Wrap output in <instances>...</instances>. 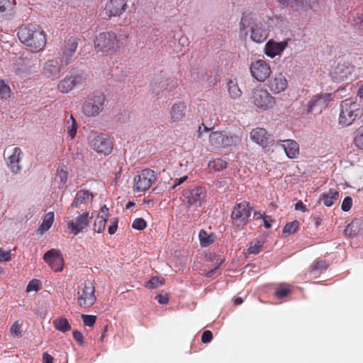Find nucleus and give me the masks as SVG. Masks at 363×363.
Wrapping results in <instances>:
<instances>
[{"instance_id": "f257e3e1", "label": "nucleus", "mask_w": 363, "mask_h": 363, "mask_svg": "<svg viewBox=\"0 0 363 363\" xmlns=\"http://www.w3.org/2000/svg\"><path fill=\"white\" fill-rule=\"evenodd\" d=\"M17 35L19 40L31 52L40 51L46 45L45 34L38 25H23L19 28Z\"/></svg>"}, {"instance_id": "f03ea898", "label": "nucleus", "mask_w": 363, "mask_h": 363, "mask_svg": "<svg viewBox=\"0 0 363 363\" xmlns=\"http://www.w3.org/2000/svg\"><path fill=\"white\" fill-rule=\"evenodd\" d=\"M123 40L124 38L114 31H103L96 36L94 48L96 52L105 55H115L123 48Z\"/></svg>"}, {"instance_id": "7ed1b4c3", "label": "nucleus", "mask_w": 363, "mask_h": 363, "mask_svg": "<svg viewBox=\"0 0 363 363\" xmlns=\"http://www.w3.org/2000/svg\"><path fill=\"white\" fill-rule=\"evenodd\" d=\"M239 30L240 34L245 35H247L250 31L251 40L257 43H263L268 37V30L262 22L257 21L252 13L247 12L242 13L239 23Z\"/></svg>"}, {"instance_id": "20e7f679", "label": "nucleus", "mask_w": 363, "mask_h": 363, "mask_svg": "<svg viewBox=\"0 0 363 363\" xmlns=\"http://www.w3.org/2000/svg\"><path fill=\"white\" fill-rule=\"evenodd\" d=\"M206 197L205 188L192 185L183 190L181 201L187 210L196 211L206 202Z\"/></svg>"}, {"instance_id": "39448f33", "label": "nucleus", "mask_w": 363, "mask_h": 363, "mask_svg": "<svg viewBox=\"0 0 363 363\" xmlns=\"http://www.w3.org/2000/svg\"><path fill=\"white\" fill-rule=\"evenodd\" d=\"M359 104L352 99H347L340 104L339 123L343 126L351 125L362 114Z\"/></svg>"}, {"instance_id": "423d86ee", "label": "nucleus", "mask_w": 363, "mask_h": 363, "mask_svg": "<svg viewBox=\"0 0 363 363\" xmlns=\"http://www.w3.org/2000/svg\"><path fill=\"white\" fill-rule=\"evenodd\" d=\"M250 99L257 108L264 111L272 108L276 104V99L260 86L252 89Z\"/></svg>"}, {"instance_id": "0eeeda50", "label": "nucleus", "mask_w": 363, "mask_h": 363, "mask_svg": "<svg viewBox=\"0 0 363 363\" xmlns=\"http://www.w3.org/2000/svg\"><path fill=\"white\" fill-rule=\"evenodd\" d=\"M88 140L90 147L96 152L104 155L112 152L113 148V142L106 135L93 132L89 135Z\"/></svg>"}, {"instance_id": "6e6552de", "label": "nucleus", "mask_w": 363, "mask_h": 363, "mask_svg": "<svg viewBox=\"0 0 363 363\" xmlns=\"http://www.w3.org/2000/svg\"><path fill=\"white\" fill-rule=\"evenodd\" d=\"M77 300L78 304L85 308H90L95 303V286L91 281H85L78 286Z\"/></svg>"}, {"instance_id": "1a4fd4ad", "label": "nucleus", "mask_w": 363, "mask_h": 363, "mask_svg": "<svg viewBox=\"0 0 363 363\" xmlns=\"http://www.w3.org/2000/svg\"><path fill=\"white\" fill-rule=\"evenodd\" d=\"M105 96L103 93H96L89 96L84 102L82 112L87 117H95L104 108Z\"/></svg>"}, {"instance_id": "9d476101", "label": "nucleus", "mask_w": 363, "mask_h": 363, "mask_svg": "<svg viewBox=\"0 0 363 363\" xmlns=\"http://www.w3.org/2000/svg\"><path fill=\"white\" fill-rule=\"evenodd\" d=\"M156 180L155 172L150 169H143L134 178L133 191L143 192L148 190Z\"/></svg>"}, {"instance_id": "9b49d317", "label": "nucleus", "mask_w": 363, "mask_h": 363, "mask_svg": "<svg viewBox=\"0 0 363 363\" xmlns=\"http://www.w3.org/2000/svg\"><path fill=\"white\" fill-rule=\"evenodd\" d=\"M251 209L250 203L246 201L235 205L231 214L233 224L237 227L246 225L251 215Z\"/></svg>"}, {"instance_id": "f8f14e48", "label": "nucleus", "mask_w": 363, "mask_h": 363, "mask_svg": "<svg viewBox=\"0 0 363 363\" xmlns=\"http://www.w3.org/2000/svg\"><path fill=\"white\" fill-rule=\"evenodd\" d=\"M250 71L251 75L259 82H265L272 74L270 65L267 61L261 59L251 63Z\"/></svg>"}, {"instance_id": "ddd939ff", "label": "nucleus", "mask_w": 363, "mask_h": 363, "mask_svg": "<svg viewBox=\"0 0 363 363\" xmlns=\"http://www.w3.org/2000/svg\"><path fill=\"white\" fill-rule=\"evenodd\" d=\"M333 99L330 93H321L315 95L308 103V112L313 114H319L326 108L328 103Z\"/></svg>"}, {"instance_id": "4468645a", "label": "nucleus", "mask_w": 363, "mask_h": 363, "mask_svg": "<svg viewBox=\"0 0 363 363\" xmlns=\"http://www.w3.org/2000/svg\"><path fill=\"white\" fill-rule=\"evenodd\" d=\"M128 9V0H107L104 12L108 18L120 17Z\"/></svg>"}, {"instance_id": "2eb2a0df", "label": "nucleus", "mask_w": 363, "mask_h": 363, "mask_svg": "<svg viewBox=\"0 0 363 363\" xmlns=\"http://www.w3.org/2000/svg\"><path fill=\"white\" fill-rule=\"evenodd\" d=\"M43 259L53 271L56 272L62 271L64 259L60 250L57 249L48 250L44 254Z\"/></svg>"}, {"instance_id": "dca6fc26", "label": "nucleus", "mask_w": 363, "mask_h": 363, "mask_svg": "<svg viewBox=\"0 0 363 363\" xmlns=\"http://www.w3.org/2000/svg\"><path fill=\"white\" fill-rule=\"evenodd\" d=\"M354 67L347 64H339L333 74V81L336 83L352 82Z\"/></svg>"}, {"instance_id": "f3484780", "label": "nucleus", "mask_w": 363, "mask_h": 363, "mask_svg": "<svg viewBox=\"0 0 363 363\" xmlns=\"http://www.w3.org/2000/svg\"><path fill=\"white\" fill-rule=\"evenodd\" d=\"M23 152L18 147L13 149L12 153L5 158L7 167L13 174H19L22 170L21 164Z\"/></svg>"}, {"instance_id": "a211bd4d", "label": "nucleus", "mask_w": 363, "mask_h": 363, "mask_svg": "<svg viewBox=\"0 0 363 363\" xmlns=\"http://www.w3.org/2000/svg\"><path fill=\"white\" fill-rule=\"evenodd\" d=\"M77 40L75 38L71 37L65 41V48L62 52L59 53L60 59L62 64L68 65L77 48Z\"/></svg>"}, {"instance_id": "6ab92c4d", "label": "nucleus", "mask_w": 363, "mask_h": 363, "mask_svg": "<svg viewBox=\"0 0 363 363\" xmlns=\"http://www.w3.org/2000/svg\"><path fill=\"white\" fill-rule=\"evenodd\" d=\"M89 223V212L85 211L67 223L70 233L77 235L82 231Z\"/></svg>"}, {"instance_id": "aec40b11", "label": "nucleus", "mask_w": 363, "mask_h": 363, "mask_svg": "<svg viewBox=\"0 0 363 363\" xmlns=\"http://www.w3.org/2000/svg\"><path fill=\"white\" fill-rule=\"evenodd\" d=\"M62 66L56 60H47L43 66V74L49 79H55L60 77Z\"/></svg>"}, {"instance_id": "412c9836", "label": "nucleus", "mask_w": 363, "mask_h": 363, "mask_svg": "<svg viewBox=\"0 0 363 363\" xmlns=\"http://www.w3.org/2000/svg\"><path fill=\"white\" fill-rule=\"evenodd\" d=\"M267 85L274 94H279L286 90L288 81L281 73H279L269 80Z\"/></svg>"}, {"instance_id": "4be33fe9", "label": "nucleus", "mask_w": 363, "mask_h": 363, "mask_svg": "<svg viewBox=\"0 0 363 363\" xmlns=\"http://www.w3.org/2000/svg\"><path fill=\"white\" fill-rule=\"evenodd\" d=\"M277 145L284 150L286 156L290 159L296 158L299 155V145L294 140H279Z\"/></svg>"}, {"instance_id": "5701e85b", "label": "nucleus", "mask_w": 363, "mask_h": 363, "mask_svg": "<svg viewBox=\"0 0 363 363\" xmlns=\"http://www.w3.org/2000/svg\"><path fill=\"white\" fill-rule=\"evenodd\" d=\"M186 104L183 101L174 103L170 110V121L172 123H178L181 121L185 115Z\"/></svg>"}, {"instance_id": "b1692460", "label": "nucleus", "mask_w": 363, "mask_h": 363, "mask_svg": "<svg viewBox=\"0 0 363 363\" xmlns=\"http://www.w3.org/2000/svg\"><path fill=\"white\" fill-rule=\"evenodd\" d=\"M108 208H107L106 206H104L101 208L100 213L94 223V232L101 233L104 230L108 217Z\"/></svg>"}, {"instance_id": "393cba45", "label": "nucleus", "mask_w": 363, "mask_h": 363, "mask_svg": "<svg viewBox=\"0 0 363 363\" xmlns=\"http://www.w3.org/2000/svg\"><path fill=\"white\" fill-rule=\"evenodd\" d=\"M287 42L277 43L274 40H269L267 43L264 48L265 54L270 57H274L279 55L286 48Z\"/></svg>"}, {"instance_id": "a878e982", "label": "nucleus", "mask_w": 363, "mask_h": 363, "mask_svg": "<svg viewBox=\"0 0 363 363\" xmlns=\"http://www.w3.org/2000/svg\"><path fill=\"white\" fill-rule=\"evenodd\" d=\"M93 199V194L88 190L82 189L77 191L75 198L68 211H71L74 207H79L81 204H86Z\"/></svg>"}, {"instance_id": "bb28decb", "label": "nucleus", "mask_w": 363, "mask_h": 363, "mask_svg": "<svg viewBox=\"0 0 363 363\" xmlns=\"http://www.w3.org/2000/svg\"><path fill=\"white\" fill-rule=\"evenodd\" d=\"M250 138L255 143L260 145L262 147L267 145V132L265 129L262 128H257L253 129L250 133Z\"/></svg>"}, {"instance_id": "cd10ccee", "label": "nucleus", "mask_w": 363, "mask_h": 363, "mask_svg": "<svg viewBox=\"0 0 363 363\" xmlns=\"http://www.w3.org/2000/svg\"><path fill=\"white\" fill-rule=\"evenodd\" d=\"M69 72L76 87L83 88L86 86L89 79L86 73L77 69H73Z\"/></svg>"}, {"instance_id": "c85d7f7f", "label": "nucleus", "mask_w": 363, "mask_h": 363, "mask_svg": "<svg viewBox=\"0 0 363 363\" xmlns=\"http://www.w3.org/2000/svg\"><path fill=\"white\" fill-rule=\"evenodd\" d=\"M338 198L339 193L335 189H330L327 192L323 193L320 196V200L328 207L332 206Z\"/></svg>"}, {"instance_id": "c756f323", "label": "nucleus", "mask_w": 363, "mask_h": 363, "mask_svg": "<svg viewBox=\"0 0 363 363\" xmlns=\"http://www.w3.org/2000/svg\"><path fill=\"white\" fill-rule=\"evenodd\" d=\"M75 87L69 72L57 84V89L62 93H69Z\"/></svg>"}, {"instance_id": "7c9ffc66", "label": "nucleus", "mask_w": 363, "mask_h": 363, "mask_svg": "<svg viewBox=\"0 0 363 363\" xmlns=\"http://www.w3.org/2000/svg\"><path fill=\"white\" fill-rule=\"evenodd\" d=\"M16 4V0H0V15L3 17L11 15Z\"/></svg>"}, {"instance_id": "2f4dec72", "label": "nucleus", "mask_w": 363, "mask_h": 363, "mask_svg": "<svg viewBox=\"0 0 363 363\" xmlns=\"http://www.w3.org/2000/svg\"><path fill=\"white\" fill-rule=\"evenodd\" d=\"M224 134L220 131H213L209 135V142L215 147H222Z\"/></svg>"}, {"instance_id": "473e14b6", "label": "nucleus", "mask_w": 363, "mask_h": 363, "mask_svg": "<svg viewBox=\"0 0 363 363\" xmlns=\"http://www.w3.org/2000/svg\"><path fill=\"white\" fill-rule=\"evenodd\" d=\"M53 222H54V213H52V212L48 213L45 216L43 223L38 228V231L40 232V233L43 234L46 231H48L51 228Z\"/></svg>"}, {"instance_id": "72a5a7b5", "label": "nucleus", "mask_w": 363, "mask_h": 363, "mask_svg": "<svg viewBox=\"0 0 363 363\" xmlns=\"http://www.w3.org/2000/svg\"><path fill=\"white\" fill-rule=\"evenodd\" d=\"M54 328L60 332L66 333L71 330V325L65 318H58L53 320Z\"/></svg>"}, {"instance_id": "f704fd0d", "label": "nucleus", "mask_w": 363, "mask_h": 363, "mask_svg": "<svg viewBox=\"0 0 363 363\" xmlns=\"http://www.w3.org/2000/svg\"><path fill=\"white\" fill-rule=\"evenodd\" d=\"M200 244L203 247L210 245L214 242V235L213 234H208L204 230H201L199 234Z\"/></svg>"}, {"instance_id": "c9c22d12", "label": "nucleus", "mask_w": 363, "mask_h": 363, "mask_svg": "<svg viewBox=\"0 0 363 363\" xmlns=\"http://www.w3.org/2000/svg\"><path fill=\"white\" fill-rule=\"evenodd\" d=\"M208 167L215 171H221L227 167V162L221 158H216L208 162Z\"/></svg>"}, {"instance_id": "e433bc0d", "label": "nucleus", "mask_w": 363, "mask_h": 363, "mask_svg": "<svg viewBox=\"0 0 363 363\" xmlns=\"http://www.w3.org/2000/svg\"><path fill=\"white\" fill-rule=\"evenodd\" d=\"M317 0H292V7L297 9H307L311 8Z\"/></svg>"}, {"instance_id": "4c0bfd02", "label": "nucleus", "mask_w": 363, "mask_h": 363, "mask_svg": "<svg viewBox=\"0 0 363 363\" xmlns=\"http://www.w3.org/2000/svg\"><path fill=\"white\" fill-rule=\"evenodd\" d=\"M291 290L289 285L286 284H281L279 287L276 289L274 296L277 298L281 299L286 297L291 293Z\"/></svg>"}, {"instance_id": "58836bf2", "label": "nucleus", "mask_w": 363, "mask_h": 363, "mask_svg": "<svg viewBox=\"0 0 363 363\" xmlns=\"http://www.w3.org/2000/svg\"><path fill=\"white\" fill-rule=\"evenodd\" d=\"M11 90L4 80L0 79V99H8L11 97Z\"/></svg>"}, {"instance_id": "ea45409f", "label": "nucleus", "mask_w": 363, "mask_h": 363, "mask_svg": "<svg viewBox=\"0 0 363 363\" xmlns=\"http://www.w3.org/2000/svg\"><path fill=\"white\" fill-rule=\"evenodd\" d=\"M228 92L232 99H238L242 95V91L236 83L230 81L228 83Z\"/></svg>"}, {"instance_id": "a19ab883", "label": "nucleus", "mask_w": 363, "mask_h": 363, "mask_svg": "<svg viewBox=\"0 0 363 363\" xmlns=\"http://www.w3.org/2000/svg\"><path fill=\"white\" fill-rule=\"evenodd\" d=\"M328 264L325 260H315L310 267L311 272H323L326 270Z\"/></svg>"}, {"instance_id": "79ce46f5", "label": "nucleus", "mask_w": 363, "mask_h": 363, "mask_svg": "<svg viewBox=\"0 0 363 363\" xmlns=\"http://www.w3.org/2000/svg\"><path fill=\"white\" fill-rule=\"evenodd\" d=\"M299 227V222L294 220L285 225L283 229V234H293L295 233Z\"/></svg>"}, {"instance_id": "37998d69", "label": "nucleus", "mask_w": 363, "mask_h": 363, "mask_svg": "<svg viewBox=\"0 0 363 363\" xmlns=\"http://www.w3.org/2000/svg\"><path fill=\"white\" fill-rule=\"evenodd\" d=\"M11 334L13 337L18 338L22 335V324H20L18 321H16L13 323L10 328Z\"/></svg>"}, {"instance_id": "c03bdc74", "label": "nucleus", "mask_w": 363, "mask_h": 363, "mask_svg": "<svg viewBox=\"0 0 363 363\" xmlns=\"http://www.w3.org/2000/svg\"><path fill=\"white\" fill-rule=\"evenodd\" d=\"M71 125L67 127V135L70 138V139L74 138L77 131V124L75 118L71 116Z\"/></svg>"}, {"instance_id": "a18cd8bd", "label": "nucleus", "mask_w": 363, "mask_h": 363, "mask_svg": "<svg viewBox=\"0 0 363 363\" xmlns=\"http://www.w3.org/2000/svg\"><path fill=\"white\" fill-rule=\"evenodd\" d=\"M161 285H162V280L157 277H152L149 281H147L145 286L146 288H148V289H156V288H158L159 286H160Z\"/></svg>"}, {"instance_id": "49530a36", "label": "nucleus", "mask_w": 363, "mask_h": 363, "mask_svg": "<svg viewBox=\"0 0 363 363\" xmlns=\"http://www.w3.org/2000/svg\"><path fill=\"white\" fill-rule=\"evenodd\" d=\"M239 141V138L235 135H223V145L222 147H227L232 146Z\"/></svg>"}, {"instance_id": "de8ad7c7", "label": "nucleus", "mask_w": 363, "mask_h": 363, "mask_svg": "<svg viewBox=\"0 0 363 363\" xmlns=\"http://www.w3.org/2000/svg\"><path fill=\"white\" fill-rule=\"evenodd\" d=\"M83 323L85 326L92 327L96 323V316L93 315H82Z\"/></svg>"}, {"instance_id": "09e8293b", "label": "nucleus", "mask_w": 363, "mask_h": 363, "mask_svg": "<svg viewBox=\"0 0 363 363\" xmlns=\"http://www.w3.org/2000/svg\"><path fill=\"white\" fill-rule=\"evenodd\" d=\"M132 227L134 229L142 230L147 227V223L143 218H138L133 220Z\"/></svg>"}, {"instance_id": "8fccbe9b", "label": "nucleus", "mask_w": 363, "mask_h": 363, "mask_svg": "<svg viewBox=\"0 0 363 363\" xmlns=\"http://www.w3.org/2000/svg\"><path fill=\"white\" fill-rule=\"evenodd\" d=\"M263 247V243L261 241H257L255 243H251L250 247L247 249L249 254H258Z\"/></svg>"}, {"instance_id": "3c124183", "label": "nucleus", "mask_w": 363, "mask_h": 363, "mask_svg": "<svg viewBox=\"0 0 363 363\" xmlns=\"http://www.w3.org/2000/svg\"><path fill=\"white\" fill-rule=\"evenodd\" d=\"M40 282L38 279H32L28 284L26 287V291L28 292L30 291H38L40 290Z\"/></svg>"}, {"instance_id": "603ef678", "label": "nucleus", "mask_w": 363, "mask_h": 363, "mask_svg": "<svg viewBox=\"0 0 363 363\" xmlns=\"http://www.w3.org/2000/svg\"><path fill=\"white\" fill-rule=\"evenodd\" d=\"M352 206V199L350 196H346L342 203V210L344 211H349Z\"/></svg>"}, {"instance_id": "864d4df0", "label": "nucleus", "mask_w": 363, "mask_h": 363, "mask_svg": "<svg viewBox=\"0 0 363 363\" xmlns=\"http://www.w3.org/2000/svg\"><path fill=\"white\" fill-rule=\"evenodd\" d=\"M213 339V333L210 330H205L201 336V341L203 343H208Z\"/></svg>"}, {"instance_id": "5fc2aeb1", "label": "nucleus", "mask_w": 363, "mask_h": 363, "mask_svg": "<svg viewBox=\"0 0 363 363\" xmlns=\"http://www.w3.org/2000/svg\"><path fill=\"white\" fill-rule=\"evenodd\" d=\"M206 78H208V76L205 70L201 69L197 71L196 77L195 78L196 82H201L205 80Z\"/></svg>"}, {"instance_id": "6e6d98bb", "label": "nucleus", "mask_w": 363, "mask_h": 363, "mask_svg": "<svg viewBox=\"0 0 363 363\" xmlns=\"http://www.w3.org/2000/svg\"><path fill=\"white\" fill-rule=\"evenodd\" d=\"M73 338L76 342H77L80 345H82L84 343L83 341V335L81 332L78 330H74L72 333Z\"/></svg>"}, {"instance_id": "4d7b16f0", "label": "nucleus", "mask_w": 363, "mask_h": 363, "mask_svg": "<svg viewBox=\"0 0 363 363\" xmlns=\"http://www.w3.org/2000/svg\"><path fill=\"white\" fill-rule=\"evenodd\" d=\"M354 143L358 148L363 150V133L354 137Z\"/></svg>"}, {"instance_id": "13d9d810", "label": "nucleus", "mask_w": 363, "mask_h": 363, "mask_svg": "<svg viewBox=\"0 0 363 363\" xmlns=\"http://www.w3.org/2000/svg\"><path fill=\"white\" fill-rule=\"evenodd\" d=\"M11 255L10 251L0 250V261L7 262L11 259Z\"/></svg>"}, {"instance_id": "bf43d9fd", "label": "nucleus", "mask_w": 363, "mask_h": 363, "mask_svg": "<svg viewBox=\"0 0 363 363\" xmlns=\"http://www.w3.org/2000/svg\"><path fill=\"white\" fill-rule=\"evenodd\" d=\"M157 299L160 304H167L169 302V296L167 294H158Z\"/></svg>"}, {"instance_id": "052dcab7", "label": "nucleus", "mask_w": 363, "mask_h": 363, "mask_svg": "<svg viewBox=\"0 0 363 363\" xmlns=\"http://www.w3.org/2000/svg\"><path fill=\"white\" fill-rule=\"evenodd\" d=\"M262 219H263L264 226L265 227V228H267V229L270 228L272 227L270 223L274 220L271 218V216H264Z\"/></svg>"}, {"instance_id": "680f3d73", "label": "nucleus", "mask_w": 363, "mask_h": 363, "mask_svg": "<svg viewBox=\"0 0 363 363\" xmlns=\"http://www.w3.org/2000/svg\"><path fill=\"white\" fill-rule=\"evenodd\" d=\"M187 176H184L181 178H179V179H176L174 180V183L172 187V189H175L177 186H179L180 184H182V183H184L186 179H187Z\"/></svg>"}, {"instance_id": "e2e57ef3", "label": "nucleus", "mask_w": 363, "mask_h": 363, "mask_svg": "<svg viewBox=\"0 0 363 363\" xmlns=\"http://www.w3.org/2000/svg\"><path fill=\"white\" fill-rule=\"evenodd\" d=\"M43 363H53V357L48 352L43 354Z\"/></svg>"}, {"instance_id": "0e129e2a", "label": "nucleus", "mask_w": 363, "mask_h": 363, "mask_svg": "<svg viewBox=\"0 0 363 363\" xmlns=\"http://www.w3.org/2000/svg\"><path fill=\"white\" fill-rule=\"evenodd\" d=\"M295 209L302 212H306L307 211L306 205H304L301 201H299L295 204Z\"/></svg>"}, {"instance_id": "69168bd1", "label": "nucleus", "mask_w": 363, "mask_h": 363, "mask_svg": "<svg viewBox=\"0 0 363 363\" xmlns=\"http://www.w3.org/2000/svg\"><path fill=\"white\" fill-rule=\"evenodd\" d=\"M117 228H118V223H117V221L116 222H113L111 225H110L108 226V233L110 235H113L116 232Z\"/></svg>"}, {"instance_id": "338daca9", "label": "nucleus", "mask_w": 363, "mask_h": 363, "mask_svg": "<svg viewBox=\"0 0 363 363\" xmlns=\"http://www.w3.org/2000/svg\"><path fill=\"white\" fill-rule=\"evenodd\" d=\"M58 172L60 174V176L61 177L62 182H65L67 181V172L61 170L60 172Z\"/></svg>"}, {"instance_id": "774afa93", "label": "nucleus", "mask_w": 363, "mask_h": 363, "mask_svg": "<svg viewBox=\"0 0 363 363\" xmlns=\"http://www.w3.org/2000/svg\"><path fill=\"white\" fill-rule=\"evenodd\" d=\"M264 216L261 213V212H259V211H255L254 212V219L255 220H258V219H261V218H263Z\"/></svg>"}]
</instances>
